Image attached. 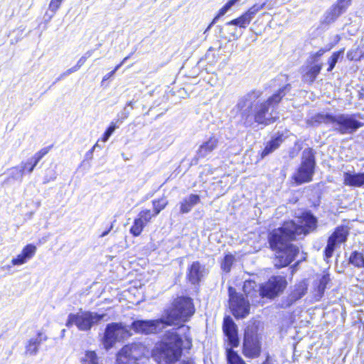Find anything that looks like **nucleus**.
I'll return each mask as SVG.
<instances>
[{
	"mask_svg": "<svg viewBox=\"0 0 364 364\" xmlns=\"http://www.w3.org/2000/svg\"><path fill=\"white\" fill-rule=\"evenodd\" d=\"M243 291L246 295L247 299H250L252 303L259 302V287L255 282L247 280L243 284Z\"/></svg>",
	"mask_w": 364,
	"mask_h": 364,
	"instance_id": "nucleus-23",
	"label": "nucleus"
},
{
	"mask_svg": "<svg viewBox=\"0 0 364 364\" xmlns=\"http://www.w3.org/2000/svg\"><path fill=\"white\" fill-rule=\"evenodd\" d=\"M183 341L179 333L169 331L166 334L165 341L156 348L154 357L158 364H173L182 354Z\"/></svg>",
	"mask_w": 364,
	"mask_h": 364,
	"instance_id": "nucleus-3",
	"label": "nucleus"
},
{
	"mask_svg": "<svg viewBox=\"0 0 364 364\" xmlns=\"http://www.w3.org/2000/svg\"><path fill=\"white\" fill-rule=\"evenodd\" d=\"M359 119H363L360 113L336 114L333 131L343 135L353 134L364 126Z\"/></svg>",
	"mask_w": 364,
	"mask_h": 364,
	"instance_id": "nucleus-7",
	"label": "nucleus"
},
{
	"mask_svg": "<svg viewBox=\"0 0 364 364\" xmlns=\"http://www.w3.org/2000/svg\"><path fill=\"white\" fill-rule=\"evenodd\" d=\"M178 330L180 333L184 334L185 339L189 345H191V338L188 335L186 334V331H189V327L185 325H181L178 327Z\"/></svg>",
	"mask_w": 364,
	"mask_h": 364,
	"instance_id": "nucleus-47",
	"label": "nucleus"
},
{
	"mask_svg": "<svg viewBox=\"0 0 364 364\" xmlns=\"http://www.w3.org/2000/svg\"><path fill=\"white\" fill-rule=\"evenodd\" d=\"M218 138L215 136H211L199 146L196 152L197 159L207 156L218 147Z\"/></svg>",
	"mask_w": 364,
	"mask_h": 364,
	"instance_id": "nucleus-21",
	"label": "nucleus"
},
{
	"mask_svg": "<svg viewBox=\"0 0 364 364\" xmlns=\"http://www.w3.org/2000/svg\"><path fill=\"white\" fill-rule=\"evenodd\" d=\"M129 336L126 326L121 323H111L107 325L102 338V344L106 350L112 348L114 344Z\"/></svg>",
	"mask_w": 364,
	"mask_h": 364,
	"instance_id": "nucleus-8",
	"label": "nucleus"
},
{
	"mask_svg": "<svg viewBox=\"0 0 364 364\" xmlns=\"http://www.w3.org/2000/svg\"><path fill=\"white\" fill-rule=\"evenodd\" d=\"M291 90V85L286 84L282 85L279 90L270 96L266 102L272 107V109H275L276 106L280 102L282 99Z\"/></svg>",
	"mask_w": 364,
	"mask_h": 364,
	"instance_id": "nucleus-27",
	"label": "nucleus"
},
{
	"mask_svg": "<svg viewBox=\"0 0 364 364\" xmlns=\"http://www.w3.org/2000/svg\"><path fill=\"white\" fill-rule=\"evenodd\" d=\"M166 321L163 318L156 320H136L132 323V328L136 333H156L163 329Z\"/></svg>",
	"mask_w": 364,
	"mask_h": 364,
	"instance_id": "nucleus-14",
	"label": "nucleus"
},
{
	"mask_svg": "<svg viewBox=\"0 0 364 364\" xmlns=\"http://www.w3.org/2000/svg\"><path fill=\"white\" fill-rule=\"evenodd\" d=\"M287 282L284 276H272L266 282L259 285L261 298L272 299L284 291Z\"/></svg>",
	"mask_w": 364,
	"mask_h": 364,
	"instance_id": "nucleus-9",
	"label": "nucleus"
},
{
	"mask_svg": "<svg viewBox=\"0 0 364 364\" xmlns=\"http://www.w3.org/2000/svg\"><path fill=\"white\" fill-rule=\"evenodd\" d=\"M348 235L349 229L347 226L340 225L336 228L333 233L329 236L327 245L324 250V255L326 259L332 257L337 247L346 242Z\"/></svg>",
	"mask_w": 364,
	"mask_h": 364,
	"instance_id": "nucleus-13",
	"label": "nucleus"
},
{
	"mask_svg": "<svg viewBox=\"0 0 364 364\" xmlns=\"http://www.w3.org/2000/svg\"><path fill=\"white\" fill-rule=\"evenodd\" d=\"M349 262L358 268H364V257L362 253L354 251L351 253Z\"/></svg>",
	"mask_w": 364,
	"mask_h": 364,
	"instance_id": "nucleus-33",
	"label": "nucleus"
},
{
	"mask_svg": "<svg viewBox=\"0 0 364 364\" xmlns=\"http://www.w3.org/2000/svg\"><path fill=\"white\" fill-rule=\"evenodd\" d=\"M117 128H118V126L117 125V122H112L110 123L109 127L105 132V133L102 137V141L103 142H106Z\"/></svg>",
	"mask_w": 364,
	"mask_h": 364,
	"instance_id": "nucleus-44",
	"label": "nucleus"
},
{
	"mask_svg": "<svg viewBox=\"0 0 364 364\" xmlns=\"http://www.w3.org/2000/svg\"><path fill=\"white\" fill-rule=\"evenodd\" d=\"M200 202V197L198 195L191 193L187 196L179 203L180 213L182 214L188 213Z\"/></svg>",
	"mask_w": 364,
	"mask_h": 364,
	"instance_id": "nucleus-26",
	"label": "nucleus"
},
{
	"mask_svg": "<svg viewBox=\"0 0 364 364\" xmlns=\"http://www.w3.org/2000/svg\"><path fill=\"white\" fill-rule=\"evenodd\" d=\"M266 3L262 4H255L250 8L245 13L240 17L226 23V26L229 28L230 26H238L240 28H245L254 18L256 14L262 9Z\"/></svg>",
	"mask_w": 364,
	"mask_h": 364,
	"instance_id": "nucleus-15",
	"label": "nucleus"
},
{
	"mask_svg": "<svg viewBox=\"0 0 364 364\" xmlns=\"http://www.w3.org/2000/svg\"><path fill=\"white\" fill-rule=\"evenodd\" d=\"M330 282V277L328 274H323L318 280V284H316V297L317 299H319L322 297L325 289L326 288L327 284Z\"/></svg>",
	"mask_w": 364,
	"mask_h": 364,
	"instance_id": "nucleus-29",
	"label": "nucleus"
},
{
	"mask_svg": "<svg viewBox=\"0 0 364 364\" xmlns=\"http://www.w3.org/2000/svg\"><path fill=\"white\" fill-rule=\"evenodd\" d=\"M351 0H338L324 15L323 22L326 24L333 23L343 14L350 4Z\"/></svg>",
	"mask_w": 364,
	"mask_h": 364,
	"instance_id": "nucleus-17",
	"label": "nucleus"
},
{
	"mask_svg": "<svg viewBox=\"0 0 364 364\" xmlns=\"http://www.w3.org/2000/svg\"><path fill=\"white\" fill-rule=\"evenodd\" d=\"M86 60H86L83 56H82V57L78 60V61L77 62V63H76V65H75L76 68H77V69L79 70V69L80 68V67H81V66H82V65L85 64V63L86 62Z\"/></svg>",
	"mask_w": 364,
	"mask_h": 364,
	"instance_id": "nucleus-51",
	"label": "nucleus"
},
{
	"mask_svg": "<svg viewBox=\"0 0 364 364\" xmlns=\"http://www.w3.org/2000/svg\"><path fill=\"white\" fill-rule=\"evenodd\" d=\"M225 29L227 30V31L228 32V34H229V36H223L221 35V36H223L224 38L225 39H228V38H230L231 37L234 38H238L239 37L241 36L242 35V32H239L238 29L237 28V26H230L229 28L225 25Z\"/></svg>",
	"mask_w": 364,
	"mask_h": 364,
	"instance_id": "nucleus-43",
	"label": "nucleus"
},
{
	"mask_svg": "<svg viewBox=\"0 0 364 364\" xmlns=\"http://www.w3.org/2000/svg\"><path fill=\"white\" fill-rule=\"evenodd\" d=\"M322 68L321 64L312 65L309 70L304 75V80L311 83L316 78Z\"/></svg>",
	"mask_w": 364,
	"mask_h": 364,
	"instance_id": "nucleus-31",
	"label": "nucleus"
},
{
	"mask_svg": "<svg viewBox=\"0 0 364 364\" xmlns=\"http://www.w3.org/2000/svg\"><path fill=\"white\" fill-rule=\"evenodd\" d=\"M261 95L259 90H252L238 100L235 109L240 114L242 124L246 127H251L255 123L268 125L279 118L266 101L257 102Z\"/></svg>",
	"mask_w": 364,
	"mask_h": 364,
	"instance_id": "nucleus-1",
	"label": "nucleus"
},
{
	"mask_svg": "<svg viewBox=\"0 0 364 364\" xmlns=\"http://www.w3.org/2000/svg\"><path fill=\"white\" fill-rule=\"evenodd\" d=\"M85 364H98L97 356L95 351H87L84 358Z\"/></svg>",
	"mask_w": 364,
	"mask_h": 364,
	"instance_id": "nucleus-45",
	"label": "nucleus"
},
{
	"mask_svg": "<svg viewBox=\"0 0 364 364\" xmlns=\"http://www.w3.org/2000/svg\"><path fill=\"white\" fill-rule=\"evenodd\" d=\"M335 115L331 114H318L314 117L315 122L331 125L333 128Z\"/></svg>",
	"mask_w": 364,
	"mask_h": 364,
	"instance_id": "nucleus-32",
	"label": "nucleus"
},
{
	"mask_svg": "<svg viewBox=\"0 0 364 364\" xmlns=\"http://www.w3.org/2000/svg\"><path fill=\"white\" fill-rule=\"evenodd\" d=\"M30 162V158L26 161V162H21V166L23 168L25 172H28V173H31L33 172V171H30L31 168V164Z\"/></svg>",
	"mask_w": 364,
	"mask_h": 364,
	"instance_id": "nucleus-50",
	"label": "nucleus"
},
{
	"mask_svg": "<svg viewBox=\"0 0 364 364\" xmlns=\"http://www.w3.org/2000/svg\"><path fill=\"white\" fill-rule=\"evenodd\" d=\"M127 106H130V107H132V106H133V102H132V101H129V102H127Z\"/></svg>",
	"mask_w": 364,
	"mask_h": 364,
	"instance_id": "nucleus-59",
	"label": "nucleus"
},
{
	"mask_svg": "<svg viewBox=\"0 0 364 364\" xmlns=\"http://www.w3.org/2000/svg\"><path fill=\"white\" fill-rule=\"evenodd\" d=\"M105 316V314L80 309L76 314L71 313L68 316L65 326L68 328L75 326L80 331H89L94 326L98 325Z\"/></svg>",
	"mask_w": 364,
	"mask_h": 364,
	"instance_id": "nucleus-5",
	"label": "nucleus"
},
{
	"mask_svg": "<svg viewBox=\"0 0 364 364\" xmlns=\"http://www.w3.org/2000/svg\"><path fill=\"white\" fill-rule=\"evenodd\" d=\"M78 69L77 68H76V66H73L70 68H69L68 70H67L65 73H63V74H61L56 80V81H58V80H60L63 77L67 76V75H70L71 73H75L76 71H77Z\"/></svg>",
	"mask_w": 364,
	"mask_h": 364,
	"instance_id": "nucleus-49",
	"label": "nucleus"
},
{
	"mask_svg": "<svg viewBox=\"0 0 364 364\" xmlns=\"http://www.w3.org/2000/svg\"><path fill=\"white\" fill-rule=\"evenodd\" d=\"M112 225H111V226H110V228H109V230H106V231L103 232L101 234L100 237H105V236H106V235H107L110 232V230H111V229H112Z\"/></svg>",
	"mask_w": 364,
	"mask_h": 364,
	"instance_id": "nucleus-54",
	"label": "nucleus"
},
{
	"mask_svg": "<svg viewBox=\"0 0 364 364\" xmlns=\"http://www.w3.org/2000/svg\"><path fill=\"white\" fill-rule=\"evenodd\" d=\"M343 183L346 186L353 187H362L364 186V172L355 173V172H344L343 173Z\"/></svg>",
	"mask_w": 364,
	"mask_h": 364,
	"instance_id": "nucleus-24",
	"label": "nucleus"
},
{
	"mask_svg": "<svg viewBox=\"0 0 364 364\" xmlns=\"http://www.w3.org/2000/svg\"><path fill=\"white\" fill-rule=\"evenodd\" d=\"M114 73H115V70H112L110 73H109L108 74H107L106 75H105L103 77V81L108 80L109 77L113 76L114 75Z\"/></svg>",
	"mask_w": 364,
	"mask_h": 364,
	"instance_id": "nucleus-53",
	"label": "nucleus"
},
{
	"mask_svg": "<svg viewBox=\"0 0 364 364\" xmlns=\"http://www.w3.org/2000/svg\"><path fill=\"white\" fill-rule=\"evenodd\" d=\"M316 166L314 152L311 149H306L301 155V164L292 178L298 185L312 181Z\"/></svg>",
	"mask_w": 364,
	"mask_h": 364,
	"instance_id": "nucleus-6",
	"label": "nucleus"
},
{
	"mask_svg": "<svg viewBox=\"0 0 364 364\" xmlns=\"http://www.w3.org/2000/svg\"><path fill=\"white\" fill-rule=\"evenodd\" d=\"M294 222H285L281 228L273 230L268 236L270 248L275 252L274 265L277 268L288 266L291 263L299 252L297 246L291 243L297 237Z\"/></svg>",
	"mask_w": 364,
	"mask_h": 364,
	"instance_id": "nucleus-2",
	"label": "nucleus"
},
{
	"mask_svg": "<svg viewBox=\"0 0 364 364\" xmlns=\"http://www.w3.org/2000/svg\"><path fill=\"white\" fill-rule=\"evenodd\" d=\"M308 284L305 281H301L296 284L290 294L282 301V306L284 308L291 306L306 294Z\"/></svg>",
	"mask_w": 364,
	"mask_h": 364,
	"instance_id": "nucleus-18",
	"label": "nucleus"
},
{
	"mask_svg": "<svg viewBox=\"0 0 364 364\" xmlns=\"http://www.w3.org/2000/svg\"><path fill=\"white\" fill-rule=\"evenodd\" d=\"M239 1L240 0H228V1L219 10L218 15L214 18L208 28H209L220 17L224 16L231 9V7Z\"/></svg>",
	"mask_w": 364,
	"mask_h": 364,
	"instance_id": "nucleus-34",
	"label": "nucleus"
},
{
	"mask_svg": "<svg viewBox=\"0 0 364 364\" xmlns=\"http://www.w3.org/2000/svg\"><path fill=\"white\" fill-rule=\"evenodd\" d=\"M97 146H98V144H96L92 147V149H95Z\"/></svg>",
	"mask_w": 364,
	"mask_h": 364,
	"instance_id": "nucleus-61",
	"label": "nucleus"
},
{
	"mask_svg": "<svg viewBox=\"0 0 364 364\" xmlns=\"http://www.w3.org/2000/svg\"><path fill=\"white\" fill-rule=\"evenodd\" d=\"M262 344L259 335L252 329L245 331L242 354L247 358H258L261 353Z\"/></svg>",
	"mask_w": 364,
	"mask_h": 364,
	"instance_id": "nucleus-10",
	"label": "nucleus"
},
{
	"mask_svg": "<svg viewBox=\"0 0 364 364\" xmlns=\"http://www.w3.org/2000/svg\"><path fill=\"white\" fill-rule=\"evenodd\" d=\"M230 307L236 318H245L250 312V301L239 295L232 287H229Z\"/></svg>",
	"mask_w": 364,
	"mask_h": 364,
	"instance_id": "nucleus-11",
	"label": "nucleus"
},
{
	"mask_svg": "<svg viewBox=\"0 0 364 364\" xmlns=\"http://www.w3.org/2000/svg\"><path fill=\"white\" fill-rule=\"evenodd\" d=\"M122 65V63L118 64V65L114 68V69L113 70H115V72H116L117 70H118L119 69V68H120Z\"/></svg>",
	"mask_w": 364,
	"mask_h": 364,
	"instance_id": "nucleus-57",
	"label": "nucleus"
},
{
	"mask_svg": "<svg viewBox=\"0 0 364 364\" xmlns=\"http://www.w3.org/2000/svg\"><path fill=\"white\" fill-rule=\"evenodd\" d=\"M156 215H154V213H151L150 210L145 209L139 212L137 218L146 225Z\"/></svg>",
	"mask_w": 364,
	"mask_h": 364,
	"instance_id": "nucleus-39",
	"label": "nucleus"
},
{
	"mask_svg": "<svg viewBox=\"0 0 364 364\" xmlns=\"http://www.w3.org/2000/svg\"><path fill=\"white\" fill-rule=\"evenodd\" d=\"M94 53V50H87L82 56L86 59L87 60L89 58H90L92 56V55Z\"/></svg>",
	"mask_w": 364,
	"mask_h": 364,
	"instance_id": "nucleus-52",
	"label": "nucleus"
},
{
	"mask_svg": "<svg viewBox=\"0 0 364 364\" xmlns=\"http://www.w3.org/2000/svg\"><path fill=\"white\" fill-rule=\"evenodd\" d=\"M343 50H341L337 52H334L332 55L329 58L328 60V68L327 69L328 72H331L335 67L336 64L337 63L339 58L343 55Z\"/></svg>",
	"mask_w": 364,
	"mask_h": 364,
	"instance_id": "nucleus-38",
	"label": "nucleus"
},
{
	"mask_svg": "<svg viewBox=\"0 0 364 364\" xmlns=\"http://www.w3.org/2000/svg\"><path fill=\"white\" fill-rule=\"evenodd\" d=\"M62 1L63 0H51L50 1V4H49V6H48V10L51 12V14H49L48 12H47L46 14V16H48V21L53 18V16H54V14L57 11V10L60 8Z\"/></svg>",
	"mask_w": 364,
	"mask_h": 364,
	"instance_id": "nucleus-40",
	"label": "nucleus"
},
{
	"mask_svg": "<svg viewBox=\"0 0 364 364\" xmlns=\"http://www.w3.org/2000/svg\"><path fill=\"white\" fill-rule=\"evenodd\" d=\"M36 247L33 244L26 245L21 254L11 259V264L14 266H19L26 263L36 252Z\"/></svg>",
	"mask_w": 364,
	"mask_h": 364,
	"instance_id": "nucleus-20",
	"label": "nucleus"
},
{
	"mask_svg": "<svg viewBox=\"0 0 364 364\" xmlns=\"http://www.w3.org/2000/svg\"><path fill=\"white\" fill-rule=\"evenodd\" d=\"M143 351L144 348L139 344L126 345L117 354V364H138Z\"/></svg>",
	"mask_w": 364,
	"mask_h": 364,
	"instance_id": "nucleus-12",
	"label": "nucleus"
},
{
	"mask_svg": "<svg viewBox=\"0 0 364 364\" xmlns=\"http://www.w3.org/2000/svg\"><path fill=\"white\" fill-rule=\"evenodd\" d=\"M129 115V111L127 109V107H124L123 112H122L121 115L118 114V119L115 122L117 123H122L124 119H126Z\"/></svg>",
	"mask_w": 364,
	"mask_h": 364,
	"instance_id": "nucleus-48",
	"label": "nucleus"
},
{
	"mask_svg": "<svg viewBox=\"0 0 364 364\" xmlns=\"http://www.w3.org/2000/svg\"><path fill=\"white\" fill-rule=\"evenodd\" d=\"M223 330L231 347H237L239 344L237 326L230 316L224 318Z\"/></svg>",
	"mask_w": 364,
	"mask_h": 364,
	"instance_id": "nucleus-19",
	"label": "nucleus"
},
{
	"mask_svg": "<svg viewBox=\"0 0 364 364\" xmlns=\"http://www.w3.org/2000/svg\"><path fill=\"white\" fill-rule=\"evenodd\" d=\"M195 313L192 299L189 297L181 296L176 299L171 309L167 310L164 318L167 326L186 322Z\"/></svg>",
	"mask_w": 364,
	"mask_h": 364,
	"instance_id": "nucleus-4",
	"label": "nucleus"
},
{
	"mask_svg": "<svg viewBox=\"0 0 364 364\" xmlns=\"http://www.w3.org/2000/svg\"><path fill=\"white\" fill-rule=\"evenodd\" d=\"M48 153V150L43 149L36 153L33 156L30 158L31 168L30 171H33L34 168L41 161V159Z\"/></svg>",
	"mask_w": 364,
	"mask_h": 364,
	"instance_id": "nucleus-37",
	"label": "nucleus"
},
{
	"mask_svg": "<svg viewBox=\"0 0 364 364\" xmlns=\"http://www.w3.org/2000/svg\"><path fill=\"white\" fill-rule=\"evenodd\" d=\"M205 267L199 262H193L188 269V279L189 282L196 284H198L204 276Z\"/></svg>",
	"mask_w": 364,
	"mask_h": 364,
	"instance_id": "nucleus-22",
	"label": "nucleus"
},
{
	"mask_svg": "<svg viewBox=\"0 0 364 364\" xmlns=\"http://www.w3.org/2000/svg\"><path fill=\"white\" fill-rule=\"evenodd\" d=\"M24 173L25 171L21 165L18 166L13 167L10 170V176L12 178L15 180L21 181Z\"/></svg>",
	"mask_w": 364,
	"mask_h": 364,
	"instance_id": "nucleus-42",
	"label": "nucleus"
},
{
	"mask_svg": "<svg viewBox=\"0 0 364 364\" xmlns=\"http://www.w3.org/2000/svg\"><path fill=\"white\" fill-rule=\"evenodd\" d=\"M144 227L145 225L141 221V220L136 218L134 219L133 225L129 230V232L133 236L138 237L141 235Z\"/></svg>",
	"mask_w": 364,
	"mask_h": 364,
	"instance_id": "nucleus-35",
	"label": "nucleus"
},
{
	"mask_svg": "<svg viewBox=\"0 0 364 364\" xmlns=\"http://www.w3.org/2000/svg\"><path fill=\"white\" fill-rule=\"evenodd\" d=\"M129 58V56L125 57L120 63H122L123 65Z\"/></svg>",
	"mask_w": 364,
	"mask_h": 364,
	"instance_id": "nucleus-58",
	"label": "nucleus"
},
{
	"mask_svg": "<svg viewBox=\"0 0 364 364\" xmlns=\"http://www.w3.org/2000/svg\"><path fill=\"white\" fill-rule=\"evenodd\" d=\"M152 204L154 209V215L156 216L168 205V200H166V198H161L158 200H154L152 201Z\"/></svg>",
	"mask_w": 364,
	"mask_h": 364,
	"instance_id": "nucleus-36",
	"label": "nucleus"
},
{
	"mask_svg": "<svg viewBox=\"0 0 364 364\" xmlns=\"http://www.w3.org/2000/svg\"><path fill=\"white\" fill-rule=\"evenodd\" d=\"M48 337L46 335L41 332H38L36 337L31 338L28 340V343L26 346V353L35 355L38 352V348L41 344L47 341Z\"/></svg>",
	"mask_w": 364,
	"mask_h": 364,
	"instance_id": "nucleus-25",
	"label": "nucleus"
},
{
	"mask_svg": "<svg viewBox=\"0 0 364 364\" xmlns=\"http://www.w3.org/2000/svg\"><path fill=\"white\" fill-rule=\"evenodd\" d=\"M318 220L311 213H306L303 215L302 225H299L294 223L295 230H293L297 238L302 235H306L314 232L317 228Z\"/></svg>",
	"mask_w": 364,
	"mask_h": 364,
	"instance_id": "nucleus-16",
	"label": "nucleus"
},
{
	"mask_svg": "<svg viewBox=\"0 0 364 364\" xmlns=\"http://www.w3.org/2000/svg\"><path fill=\"white\" fill-rule=\"evenodd\" d=\"M283 142L282 135H279L274 138H273L271 141H269L264 150L262 152V157L264 158L267 155L271 154L274 150L278 149L281 144Z\"/></svg>",
	"mask_w": 364,
	"mask_h": 364,
	"instance_id": "nucleus-28",
	"label": "nucleus"
},
{
	"mask_svg": "<svg viewBox=\"0 0 364 364\" xmlns=\"http://www.w3.org/2000/svg\"><path fill=\"white\" fill-rule=\"evenodd\" d=\"M226 358L228 364H246L232 347L226 348Z\"/></svg>",
	"mask_w": 364,
	"mask_h": 364,
	"instance_id": "nucleus-30",
	"label": "nucleus"
},
{
	"mask_svg": "<svg viewBox=\"0 0 364 364\" xmlns=\"http://www.w3.org/2000/svg\"><path fill=\"white\" fill-rule=\"evenodd\" d=\"M361 57L362 55L358 48L356 49L349 50L347 53V58L350 60H359Z\"/></svg>",
	"mask_w": 364,
	"mask_h": 364,
	"instance_id": "nucleus-46",
	"label": "nucleus"
},
{
	"mask_svg": "<svg viewBox=\"0 0 364 364\" xmlns=\"http://www.w3.org/2000/svg\"><path fill=\"white\" fill-rule=\"evenodd\" d=\"M235 260V257L233 255H226L223 261H222V263H221V267L222 269L226 272H229L231 269V267L233 264V262Z\"/></svg>",
	"mask_w": 364,
	"mask_h": 364,
	"instance_id": "nucleus-41",
	"label": "nucleus"
},
{
	"mask_svg": "<svg viewBox=\"0 0 364 364\" xmlns=\"http://www.w3.org/2000/svg\"><path fill=\"white\" fill-rule=\"evenodd\" d=\"M323 53H324V50H318V51L315 54V57H320V56H321Z\"/></svg>",
	"mask_w": 364,
	"mask_h": 364,
	"instance_id": "nucleus-55",
	"label": "nucleus"
},
{
	"mask_svg": "<svg viewBox=\"0 0 364 364\" xmlns=\"http://www.w3.org/2000/svg\"><path fill=\"white\" fill-rule=\"evenodd\" d=\"M135 50H136V49H135L133 52H132L130 54H129V55H128V56H129V58H130V57L132 56V55H133V54H134V53L135 52Z\"/></svg>",
	"mask_w": 364,
	"mask_h": 364,
	"instance_id": "nucleus-60",
	"label": "nucleus"
},
{
	"mask_svg": "<svg viewBox=\"0 0 364 364\" xmlns=\"http://www.w3.org/2000/svg\"><path fill=\"white\" fill-rule=\"evenodd\" d=\"M182 364H193V362L192 360H184L183 361Z\"/></svg>",
	"mask_w": 364,
	"mask_h": 364,
	"instance_id": "nucleus-56",
	"label": "nucleus"
}]
</instances>
